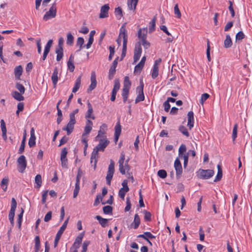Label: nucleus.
<instances>
[{"label": "nucleus", "instance_id": "9b49d317", "mask_svg": "<svg viewBox=\"0 0 252 252\" xmlns=\"http://www.w3.org/2000/svg\"><path fill=\"white\" fill-rule=\"evenodd\" d=\"M214 174L213 170H201L200 172V177L203 179H209L212 177Z\"/></svg>", "mask_w": 252, "mask_h": 252}, {"label": "nucleus", "instance_id": "72a5a7b5", "mask_svg": "<svg viewBox=\"0 0 252 252\" xmlns=\"http://www.w3.org/2000/svg\"><path fill=\"white\" fill-rule=\"evenodd\" d=\"M74 42V37L70 32L67 33L66 44L72 46Z\"/></svg>", "mask_w": 252, "mask_h": 252}, {"label": "nucleus", "instance_id": "052dcab7", "mask_svg": "<svg viewBox=\"0 0 252 252\" xmlns=\"http://www.w3.org/2000/svg\"><path fill=\"white\" fill-rule=\"evenodd\" d=\"M209 94L207 93L202 94L200 100V103L203 104L204 102L209 97Z\"/></svg>", "mask_w": 252, "mask_h": 252}, {"label": "nucleus", "instance_id": "338daca9", "mask_svg": "<svg viewBox=\"0 0 252 252\" xmlns=\"http://www.w3.org/2000/svg\"><path fill=\"white\" fill-rule=\"evenodd\" d=\"M141 44L145 49H148L150 46V43L146 40V39L141 40Z\"/></svg>", "mask_w": 252, "mask_h": 252}, {"label": "nucleus", "instance_id": "393cba45", "mask_svg": "<svg viewBox=\"0 0 252 252\" xmlns=\"http://www.w3.org/2000/svg\"><path fill=\"white\" fill-rule=\"evenodd\" d=\"M23 94H21L17 91H13L11 93L12 96L16 100L21 101L24 100V97L22 95Z\"/></svg>", "mask_w": 252, "mask_h": 252}, {"label": "nucleus", "instance_id": "a19ab883", "mask_svg": "<svg viewBox=\"0 0 252 252\" xmlns=\"http://www.w3.org/2000/svg\"><path fill=\"white\" fill-rule=\"evenodd\" d=\"M84 43V40L83 37H79L77 38L76 45L79 46V49L78 51H80L83 48V45Z\"/></svg>", "mask_w": 252, "mask_h": 252}, {"label": "nucleus", "instance_id": "3c124183", "mask_svg": "<svg viewBox=\"0 0 252 252\" xmlns=\"http://www.w3.org/2000/svg\"><path fill=\"white\" fill-rule=\"evenodd\" d=\"M237 128H238V124H235L234 126L232 131V137L233 139V141H234L235 140L237 136Z\"/></svg>", "mask_w": 252, "mask_h": 252}, {"label": "nucleus", "instance_id": "37998d69", "mask_svg": "<svg viewBox=\"0 0 252 252\" xmlns=\"http://www.w3.org/2000/svg\"><path fill=\"white\" fill-rule=\"evenodd\" d=\"M40 243L39 237L38 236H36L35 237V252H37L40 249Z\"/></svg>", "mask_w": 252, "mask_h": 252}, {"label": "nucleus", "instance_id": "1a4fd4ad", "mask_svg": "<svg viewBox=\"0 0 252 252\" xmlns=\"http://www.w3.org/2000/svg\"><path fill=\"white\" fill-rule=\"evenodd\" d=\"M174 168L176 170V176L180 178L182 173V167L179 158H176L174 162Z\"/></svg>", "mask_w": 252, "mask_h": 252}, {"label": "nucleus", "instance_id": "bf43d9fd", "mask_svg": "<svg viewBox=\"0 0 252 252\" xmlns=\"http://www.w3.org/2000/svg\"><path fill=\"white\" fill-rule=\"evenodd\" d=\"M174 14L176 15L177 17L180 18L181 17V13L179 9L178 4H175L174 7Z\"/></svg>", "mask_w": 252, "mask_h": 252}, {"label": "nucleus", "instance_id": "13d9d810", "mask_svg": "<svg viewBox=\"0 0 252 252\" xmlns=\"http://www.w3.org/2000/svg\"><path fill=\"white\" fill-rule=\"evenodd\" d=\"M158 175L160 178L164 179L167 176V173L165 170L161 169L158 171Z\"/></svg>", "mask_w": 252, "mask_h": 252}, {"label": "nucleus", "instance_id": "680f3d73", "mask_svg": "<svg viewBox=\"0 0 252 252\" xmlns=\"http://www.w3.org/2000/svg\"><path fill=\"white\" fill-rule=\"evenodd\" d=\"M245 34L242 31L239 32L236 35V40H240L244 39Z\"/></svg>", "mask_w": 252, "mask_h": 252}, {"label": "nucleus", "instance_id": "0eeeda50", "mask_svg": "<svg viewBox=\"0 0 252 252\" xmlns=\"http://www.w3.org/2000/svg\"><path fill=\"white\" fill-rule=\"evenodd\" d=\"M18 171L23 173L27 166V161L24 156H21L17 159Z\"/></svg>", "mask_w": 252, "mask_h": 252}, {"label": "nucleus", "instance_id": "e2e57ef3", "mask_svg": "<svg viewBox=\"0 0 252 252\" xmlns=\"http://www.w3.org/2000/svg\"><path fill=\"white\" fill-rule=\"evenodd\" d=\"M64 39L63 38L61 37L59 39L58 41V47L57 48V49H63V45Z\"/></svg>", "mask_w": 252, "mask_h": 252}, {"label": "nucleus", "instance_id": "9d476101", "mask_svg": "<svg viewBox=\"0 0 252 252\" xmlns=\"http://www.w3.org/2000/svg\"><path fill=\"white\" fill-rule=\"evenodd\" d=\"M109 8L108 4H106L103 5L101 7L99 17L100 18H104L108 17V11Z\"/></svg>", "mask_w": 252, "mask_h": 252}, {"label": "nucleus", "instance_id": "49530a36", "mask_svg": "<svg viewBox=\"0 0 252 252\" xmlns=\"http://www.w3.org/2000/svg\"><path fill=\"white\" fill-rule=\"evenodd\" d=\"M115 13L117 18L120 19L123 16V12L122 8L120 7L115 8Z\"/></svg>", "mask_w": 252, "mask_h": 252}, {"label": "nucleus", "instance_id": "69168bd1", "mask_svg": "<svg viewBox=\"0 0 252 252\" xmlns=\"http://www.w3.org/2000/svg\"><path fill=\"white\" fill-rule=\"evenodd\" d=\"M89 244H90V241H85L83 244L82 250L81 252H86L87 251L88 246Z\"/></svg>", "mask_w": 252, "mask_h": 252}, {"label": "nucleus", "instance_id": "c85d7f7f", "mask_svg": "<svg viewBox=\"0 0 252 252\" xmlns=\"http://www.w3.org/2000/svg\"><path fill=\"white\" fill-rule=\"evenodd\" d=\"M74 125L75 124L68 123L66 126L63 128V130L66 131L67 134L69 135L73 131Z\"/></svg>", "mask_w": 252, "mask_h": 252}, {"label": "nucleus", "instance_id": "a211bd4d", "mask_svg": "<svg viewBox=\"0 0 252 252\" xmlns=\"http://www.w3.org/2000/svg\"><path fill=\"white\" fill-rule=\"evenodd\" d=\"M140 223V219L138 215L136 214L134 216V219L133 221L128 226L129 228L136 229L139 226Z\"/></svg>", "mask_w": 252, "mask_h": 252}, {"label": "nucleus", "instance_id": "dca6fc26", "mask_svg": "<svg viewBox=\"0 0 252 252\" xmlns=\"http://www.w3.org/2000/svg\"><path fill=\"white\" fill-rule=\"evenodd\" d=\"M139 0H127V5L129 10L133 11V13L135 12L136 6Z\"/></svg>", "mask_w": 252, "mask_h": 252}, {"label": "nucleus", "instance_id": "f8f14e48", "mask_svg": "<svg viewBox=\"0 0 252 252\" xmlns=\"http://www.w3.org/2000/svg\"><path fill=\"white\" fill-rule=\"evenodd\" d=\"M125 160V154L123 152L121 153L120 158L119 160V171L122 174H125V169L124 167V163Z\"/></svg>", "mask_w": 252, "mask_h": 252}, {"label": "nucleus", "instance_id": "412c9836", "mask_svg": "<svg viewBox=\"0 0 252 252\" xmlns=\"http://www.w3.org/2000/svg\"><path fill=\"white\" fill-rule=\"evenodd\" d=\"M58 70L57 67L54 68L52 75L51 76V79L53 84L54 88L56 87L58 81Z\"/></svg>", "mask_w": 252, "mask_h": 252}, {"label": "nucleus", "instance_id": "4c0bfd02", "mask_svg": "<svg viewBox=\"0 0 252 252\" xmlns=\"http://www.w3.org/2000/svg\"><path fill=\"white\" fill-rule=\"evenodd\" d=\"M35 182L36 184L35 188L38 189L39 188L41 187L42 184V178L40 174L36 175L35 177Z\"/></svg>", "mask_w": 252, "mask_h": 252}, {"label": "nucleus", "instance_id": "de8ad7c7", "mask_svg": "<svg viewBox=\"0 0 252 252\" xmlns=\"http://www.w3.org/2000/svg\"><path fill=\"white\" fill-rule=\"evenodd\" d=\"M123 100L125 102L126 101V76L124 77V86L123 89Z\"/></svg>", "mask_w": 252, "mask_h": 252}, {"label": "nucleus", "instance_id": "6e6d98bb", "mask_svg": "<svg viewBox=\"0 0 252 252\" xmlns=\"http://www.w3.org/2000/svg\"><path fill=\"white\" fill-rule=\"evenodd\" d=\"M179 130L181 133H182L184 135H185L187 137L189 136V133L188 132V130L185 126H180Z\"/></svg>", "mask_w": 252, "mask_h": 252}, {"label": "nucleus", "instance_id": "b1692460", "mask_svg": "<svg viewBox=\"0 0 252 252\" xmlns=\"http://www.w3.org/2000/svg\"><path fill=\"white\" fill-rule=\"evenodd\" d=\"M97 154L98 151L95 150L94 148L93 150V151L91 155V163H92L93 162H94V169H95L96 165L97 163Z\"/></svg>", "mask_w": 252, "mask_h": 252}, {"label": "nucleus", "instance_id": "7ed1b4c3", "mask_svg": "<svg viewBox=\"0 0 252 252\" xmlns=\"http://www.w3.org/2000/svg\"><path fill=\"white\" fill-rule=\"evenodd\" d=\"M114 165L115 163L114 161L112 159H111L106 177V183L109 186L111 185V181L113 178L115 171Z\"/></svg>", "mask_w": 252, "mask_h": 252}, {"label": "nucleus", "instance_id": "423d86ee", "mask_svg": "<svg viewBox=\"0 0 252 252\" xmlns=\"http://www.w3.org/2000/svg\"><path fill=\"white\" fill-rule=\"evenodd\" d=\"M143 88L144 84L143 82L141 81H140V86H138L136 88L137 95L135 100V103L143 101L144 100L145 97L143 93Z\"/></svg>", "mask_w": 252, "mask_h": 252}, {"label": "nucleus", "instance_id": "8fccbe9b", "mask_svg": "<svg viewBox=\"0 0 252 252\" xmlns=\"http://www.w3.org/2000/svg\"><path fill=\"white\" fill-rule=\"evenodd\" d=\"M83 172L82 170H81L80 168L78 170L76 178V185H80V180L81 177H82Z\"/></svg>", "mask_w": 252, "mask_h": 252}, {"label": "nucleus", "instance_id": "20e7f679", "mask_svg": "<svg viewBox=\"0 0 252 252\" xmlns=\"http://www.w3.org/2000/svg\"><path fill=\"white\" fill-rule=\"evenodd\" d=\"M17 207V202L14 198H12L11 199V206L10 212L8 215L9 220L12 226H14V218L15 216V211Z\"/></svg>", "mask_w": 252, "mask_h": 252}, {"label": "nucleus", "instance_id": "a18cd8bd", "mask_svg": "<svg viewBox=\"0 0 252 252\" xmlns=\"http://www.w3.org/2000/svg\"><path fill=\"white\" fill-rule=\"evenodd\" d=\"M15 88L19 91L21 94H24L25 92V88L24 86L20 83H16Z\"/></svg>", "mask_w": 252, "mask_h": 252}, {"label": "nucleus", "instance_id": "2f4dec72", "mask_svg": "<svg viewBox=\"0 0 252 252\" xmlns=\"http://www.w3.org/2000/svg\"><path fill=\"white\" fill-rule=\"evenodd\" d=\"M81 86V76L77 78L75 81V85L72 89V93H76L79 89Z\"/></svg>", "mask_w": 252, "mask_h": 252}, {"label": "nucleus", "instance_id": "6e6552de", "mask_svg": "<svg viewBox=\"0 0 252 252\" xmlns=\"http://www.w3.org/2000/svg\"><path fill=\"white\" fill-rule=\"evenodd\" d=\"M142 53V48L140 42L136 44L134 49V55L133 57L134 63H135L140 59Z\"/></svg>", "mask_w": 252, "mask_h": 252}, {"label": "nucleus", "instance_id": "4468645a", "mask_svg": "<svg viewBox=\"0 0 252 252\" xmlns=\"http://www.w3.org/2000/svg\"><path fill=\"white\" fill-rule=\"evenodd\" d=\"M109 143V141L107 140L101 139L99 143L94 148L98 152L99 151H103L104 149L107 147Z\"/></svg>", "mask_w": 252, "mask_h": 252}, {"label": "nucleus", "instance_id": "4be33fe9", "mask_svg": "<svg viewBox=\"0 0 252 252\" xmlns=\"http://www.w3.org/2000/svg\"><path fill=\"white\" fill-rule=\"evenodd\" d=\"M23 72V68L22 66L20 65L17 66L14 68V75L16 79L20 80V76L22 75Z\"/></svg>", "mask_w": 252, "mask_h": 252}, {"label": "nucleus", "instance_id": "c756f323", "mask_svg": "<svg viewBox=\"0 0 252 252\" xmlns=\"http://www.w3.org/2000/svg\"><path fill=\"white\" fill-rule=\"evenodd\" d=\"M218 173L214 180V182H218L221 180L222 176V171L221 166L220 164L217 165Z\"/></svg>", "mask_w": 252, "mask_h": 252}, {"label": "nucleus", "instance_id": "f704fd0d", "mask_svg": "<svg viewBox=\"0 0 252 252\" xmlns=\"http://www.w3.org/2000/svg\"><path fill=\"white\" fill-rule=\"evenodd\" d=\"M95 218L98 220L99 223L101 224L102 227H105L106 223L108 221V220L104 219L99 216H96Z\"/></svg>", "mask_w": 252, "mask_h": 252}, {"label": "nucleus", "instance_id": "5701e85b", "mask_svg": "<svg viewBox=\"0 0 252 252\" xmlns=\"http://www.w3.org/2000/svg\"><path fill=\"white\" fill-rule=\"evenodd\" d=\"M88 110L87 112V115H86V118H91L93 120L95 119L94 116L93 114V109L91 104L88 101L87 103Z\"/></svg>", "mask_w": 252, "mask_h": 252}, {"label": "nucleus", "instance_id": "0e129e2a", "mask_svg": "<svg viewBox=\"0 0 252 252\" xmlns=\"http://www.w3.org/2000/svg\"><path fill=\"white\" fill-rule=\"evenodd\" d=\"M35 139L36 137H30L28 142L30 147H33L35 146Z\"/></svg>", "mask_w": 252, "mask_h": 252}, {"label": "nucleus", "instance_id": "7c9ffc66", "mask_svg": "<svg viewBox=\"0 0 252 252\" xmlns=\"http://www.w3.org/2000/svg\"><path fill=\"white\" fill-rule=\"evenodd\" d=\"M232 45V42L229 35L226 36V39L224 41V47L225 48H229Z\"/></svg>", "mask_w": 252, "mask_h": 252}, {"label": "nucleus", "instance_id": "603ef678", "mask_svg": "<svg viewBox=\"0 0 252 252\" xmlns=\"http://www.w3.org/2000/svg\"><path fill=\"white\" fill-rule=\"evenodd\" d=\"M24 209L23 208H21V212L18 216V227L19 229H20L21 226L22 218H23V215L24 213Z\"/></svg>", "mask_w": 252, "mask_h": 252}, {"label": "nucleus", "instance_id": "09e8293b", "mask_svg": "<svg viewBox=\"0 0 252 252\" xmlns=\"http://www.w3.org/2000/svg\"><path fill=\"white\" fill-rule=\"evenodd\" d=\"M113 208L111 206H105L103 207V213L105 214H110L112 213Z\"/></svg>", "mask_w": 252, "mask_h": 252}, {"label": "nucleus", "instance_id": "39448f33", "mask_svg": "<svg viewBox=\"0 0 252 252\" xmlns=\"http://www.w3.org/2000/svg\"><path fill=\"white\" fill-rule=\"evenodd\" d=\"M57 12V7L55 3H53L50 7L49 10L46 12L44 15L43 19L45 21L53 18L56 17Z\"/></svg>", "mask_w": 252, "mask_h": 252}, {"label": "nucleus", "instance_id": "ea45409f", "mask_svg": "<svg viewBox=\"0 0 252 252\" xmlns=\"http://www.w3.org/2000/svg\"><path fill=\"white\" fill-rule=\"evenodd\" d=\"M144 64L142 63L139 62L135 66L134 68V72L135 73L139 74L142 70Z\"/></svg>", "mask_w": 252, "mask_h": 252}, {"label": "nucleus", "instance_id": "f03ea898", "mask_svg": "<svg viewBox=\"0 0 252 252\" xmlns=\"http://www.w3.org/2000/svg\"><path fill=\"white\" fill-rule=\"evenodd\" d=\"M69 217H68L67 219L64 221L62 226L60 227V229L58 231L54 241V247L56 248L58 244V242L61 237L62 235L66 228Z\"/></svg>", "mask_w": 252, "mask_h": 252}, {"label": "nucleus", "instance_id": "c03bdc74", "mask_svg": "<svg viewBox=\"0 0 252 252\" xmlns=\"http://www.w3.org/2000/svg\"><path fill=\"white\" fill-rule=\"evenodd\" d=\"M158 75V66H154L152 70V77L155 79Z\"/></svg>", "mask_w": 252, "mask_h": 252}, {"label": "nucleus", "instance_id": "cd10ccee", "mask_svg": "<svg viewBox=\"0 0 252 252\" xmlns=\"http://www.w3.org/2000/svg\"><path fill=\"white\" fill-rule=\"evenodd\" d=\"M0 127L2 131V136L3 139L6 141L7 139L6 137V128L5 122L3 120L0 121Z\"/></svg>", "mask_w": 252, "mask_h": 252}, {"label": "nucleus", "instance_id": "4d7b16f0", "mask_svg": "<svg viewBox=\"0 0 252 252\" xmlns=\"http://www.w3.org/2000/svg\"><path fill=\"white\" fill-rule=\"evenodd\" d=\"M84 236V233L80 234L77 238L75 239V242L74 243V246H75L77 244H80L82 242V239Z\"/></svg>", "mask_w": 252, "mask_h": 252}, {"label": "nucleus", "instance_id": "f257e3e1", "mask_svg": "<svg viewBox=\"0 0 252 252\" xmlns=\"http://www.w3.org/2000/svg\"><path fill=\"white\" fill-rule=\"evenodd\" d=\"M126 23H124L120 30V33L116 41L119 46L121 45L122 38L123 39V48L121 56V60L124 59L126 55Z\"/></svg>", "mask_w": 252, "mask_h": 252}, {"label": "nucleus", "instance_id": "774afa93", "mask_svg": "<svg viewBox=\"0 0 252 252\" xmlns=\"http://www.w3.org/2000/svg\"><path fill=\"white\" fill-rule=\"evenodd\" d=\"M144 213V220L146 221H150L151 220V214L150 212L145 211Z\"/></svg>", "mask_w": 252, "mask_h": 252}, {"label": "nucleus", "instance_id": "c9c22d12", "mask_svg": "<svg viewBox=\"0 0 252 252\" xmlns=\"http://www.w3.org/2000/svg\"><path fill=\"white\" fill-rule=\"evenodd\" d=\"M8 182L9 180L8 177H5L3 178L1 181L0 186L4 191H6L7 189Z\"/></svg>", "mask_w": 252, "mask_h": 252}, {"label": "nucleus", "instance_id": "bb28decb", "mask_svg": "<svg viewBox=\"0 0 252 252\" xmlns=\"http://www.w3.org/2000/svg\"><path fill=\"white\" fill-rule=\"evenodd\" d=\"M147 33V28H143V29H139L138 32V37L141 39H146Z\"/></svg>", "mask_w": 252, "mask_h": 252}, {"label": "nucleus", "instance_id": "f3484780", "mask_svg": "<svg viewBox=\"0 0 252 252\" xmlns=\"http://www.w3.org/2000/svg\"><path fill=\"white\" fill-rule=\"evenodd\" d=\"M93 122L88 120L86 122V125L85 127L84 131L82 134V136L84 137L85 135H88L91 132L92 129Z\"/></svg>", "mask_w": 252, "mask_h": 252}, {"label": "nucleus", "instance_id": "864d4df0", "mask_svg": "<svg viewBox=\"0 0 252 252\" xmlns=\"http://www.w3.org/2000/svg\"><path fill=\"white\" fill-rule=\"evenodd\" d=\"M120 87V81L119 79H115L114 80V85L113 89V91L116 92L117 93L118 91L119 90Z\"/></svg>", "mask_w": 252, "mask_h": 252}, {"label": "nucleus", "instance_id": "aec40b11", "mask_svg": "<svg viewBox=\"0 0 252 252\" xmlns=\"http://www.w3.org/2000/svg\"><path fill=\"white\" fill-rule=\"evenodd\" d=\"M123 188L119 191V196L123 200H125V196L126 193V180H124L122 183Z\"/></svg>", "mask_w": 252, "mask_h": 252}, {"label": "nucleus", "instance_id": "58836bf2", "mask_svg": "<svg viewBox=\"0 0 252 252\" xmlns=\"http://www.w3.org/2000/svg\"><path fill=\"white\" fill-rule=\"evenodd\" d=\"M187 148L186 145L184 144H182L179 149V156L180 158H182Z\"/></svg>", "mask_w": 252, "mask_h": 252}, {"label": "nucleus", "instance_id": "473e14b6", "mask_svg": "<svg viewBox=\"0 0 252 252\" xmlns=\"http://www.w3.org/2000/svg\"><path fill=\"white\" fill-rule=\"evenodd\" d=\"M156 17L154 16L152 20L149 23V32H152L155 30Z\"/></svg>", "mask_w": 252, "mask_h": 252}, {"label": "nucleus", "instance_id": "ddd939ff", "mask_svg": "<svg viewBox=\"0 0 252 252\" xmlns=\"http://www.w3.org/2000/svg\"><path fill=\"white\" fill-rule=\"evenodd\" d=\"M91 84L88 89V92L93 90L96 86V80L94 72H92L91 76Z\"/></svg>", "mask_w": 252, "mask_h": 252}, {"label": "nucleus", "instance_id": "5fc2aeb1", "mask_svg": "<svg viewBox=\"0 0 252 252\" xmlns=\"http://www.w3.org/2000/svg\"><path fill=\"white\" fill-rule=\"evenodd\" d=\"M116 72V67L112 66V65L110 67V68L109 69V75L108 77L109 79H112Z\"/></svg>", "mask_w": 252, "mask_h": 252}, {"label": "nucleus", "instance_id": "e433bc0d", "mask_svg": "<svg viewBox=\"0 0 252 252\" xmlns=\"http://www.w3.org/2000/svg\"><path fill=\"white\" fill-rule=\"evenodd\" d=\"M106 128L107 125L105 124H103L100 126V129L98 131V135L95 137L96 139H97L101 135L104 134L105 133V130L106 129Z\"/></svg>", "mask_w": 252, "mask_h": 252}, {"label": "nucleus", "instance_id": "6ab92c4d", "mask_svg": "<svg viewBox=\"0 0 252 252\" xmlns=\"http://www.w3.org/2000/svg\"><path fill=\"white\" fill-rule=\"evenodd\" d=\"M121 132V126L120 124V122H118L115 126V138H114V141L116 143L119 138V136Z\"/></svg>", "mask_w": 252, "mask_h": 252}, {"label": "nucleus", "instance_id": "2eb2a0df", "mask_svg": "<svg viewBox=\"0 0 252 252\" xmlns=\"http://www.w3.org/2000/svg\"><path fill=\"white\" fill-rule=\"evenodd\" d=\"M194 125V115L192 111H189L188 113V126L191 129Z\"/></svg>", "mask_w": 252, "mask_h": 252}, {"label": "nucleus", "instance_id": "a878e982", "mask_svg": "<svg viewBox=\"0 0 252 252\" xmlns=\"http://www.w3.org/2000/svg\"><path fill=\"white\" fill-rule=\"evenodd\" d=\"M26 141V130H24L23 138L21 142L20 147L19 148L18 153L21 154L25 150V143Z\"/></svg>", "mask_w": 252, "mask_h": 252}, {"label": "nucleus", "instance_id": "79ce46f5", "mask_svg": "<svg viewBox=\"0 0 252 252\" xmlns=\"http://www.w3.org/2000/svg\"><path fill=\"white\" fill-rule=\"evenodd\" d=\"M55 52L57 54V61L59 62L62 59L63 57V49H56Z\"/></svg>", "mask_w": 252, "mask_h": 252}]
</instances>
